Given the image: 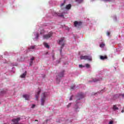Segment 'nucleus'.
<instances>
[{
  "instance_id": "f257e3e1",
  "label": "nucleus",
  "mask_w": 124,
  "mask_h": 124,
  "mask_svg": "<svg viewBox=\"0 0 124 124\" xmlns=\"http://www.w3.org/2000/svg\"><path fill=\"white\" fill-rule=\"evenodd\" d=\"M46 96H47V93L46 92L42 93L41 94V104L42 106H43L44 105V103H45V100H46Z\"/></svg>"
},
{
  "instance_id": "f03ea898",
  "label": "nucleus",
  "mask_w": 124,
  "mask_h": 124,
  "mask_svg": "<svg viewBox=\"0 0 124 124\" xmlns=\"http://www.w3.org/2000/svg\"><path fill=\"white\" fill-rule=\"evenodd\" d=\"M53 32H49L48 34L44 35L43 38L44 39H48L53 36Z\"/></svg>"
},
{
  "instance_id": "7ed1b4c3",
  "label": "nucleus",
  "mask_w": 124,
  "mask_h": 124,
  "mask_svg": "<svg viewBox=\"0 0 124 124\" xmlns=\"http://www.w3.org/2000/svg\"><path fill=\"white\" fill-rule=\"evenodd\" d=\"M80 60H88V61H92V57L89 56L81 55L80 57Z\"/></svg>"
},
{
  "instance_id": "20e7f679",
  "label": "nucleus",
  "mask_w": 124,
  "mask_h": 124,
  "mask_svg": "<svg viewBox=\"0 0 124 124\" xmlns=\"http://www.w3.org/2000/svg\"><path fill=\"white\" fill-rule=\"evenodd\" d=\"M59 45H61V48H63V46H64V38H62L59 41Z\"/></svg>"
},
{
  "instance_id": "39448f33",
  "label": "nucleus",
  "mask_w": 124,
  "mask_h": 124,
  "mask_svg": "<svg viewBox=\"0 0 124 124\" xmlns=\"http://www.w3.org/2000/svg\"><path fill=\"white\" fill-rule=\"evenodd\" d=\"M82 23L81 21H75L74 22V27H80V26H82Z\"/></svg>"
},
{
  "instance_id": "423d86ee",
  "label": "nucleus",
  "mask_w": 124,
  "mask_h": 124,
  "mask_svg": "<svg viewBox=\"0 0 124 124\" xmlns=\"http://www.w3.org/2000/svg\"><path fill=\"white\" fill-rule=\"evenodd\" d=\"M85 95L83 93H80L78 94L77 97H78V100H80V99H82V98H84Z\"/></svg>"
},
{
  "instance_id": "0eeeda50",
  "label": "nucleus",
  "mask_w": 124,
  "mask_h": 124,
  "mask_svg": "<svg viewBox=\"0 0 124 124\" xmlns=\"http://www.w3.org/2000/svg\"><path fill=\"white\" fill-rule=\"evenodd\" d=\"M58 77L62 78L64 76V70L62 71L61 72L59 73L58 75Z\"/></svg>"
},
{
  "instance_id": "6e6552de",
  "label": "nucleus",
  "mask_w": 124,
  "mask_h": 124,
  "mask_svg": "<svg viewBox=\"0 0 124 124\" xmlns=\"http://www.w3.org/2000/svg\"><path fill=\"white\" fill-rule=\"evenodd\" d=\"M40 93H41V91L40 90L35 94V97H36V100H38V98L39 97V94H40Z\"/></svg>"
},
{
  "instance_id": "1a4fd4ad",
  "label": "nucleus",
  "mask_w": 124,
  "mask_h": 124,
  "mask_svg": "<svg viewBox=\"0 0 124 124\" xmlns=\"http://www.w3.org/2000/svg\"><path fill=\"white\" fill-rule=\"evenodd\" d=\"M24 98H25L26 100H30V95L29 94H24L23 95Z\"/></svg>"
},
{
  "instance_id": "9d476101",
  "label": "nucleus",
  "mask_w": 124,
  "mask_h": 124,
  "mask_svg": "<svg viewBox=\"0 0 124 124\" xmlns=\"http://www.w3.org/2000/svg\"><path fill=\"white\" fill-rule=\"evenodd\" d=\"M66 9L69 10L71 8V4H69L66 6Z\"/></svg>"
},
{
  "instance_id": "9b49d317",
  "label": "nucleus",
  "mask_w": 124,
  "mask_h": 124,
  "mask_svg": "<svg viewBox=\"0 0 124 124\" xmlns=\"http://www.w3.org/2000/svg\"><path fill=\"white\" fill-rule=\"evenodd\" d=\"M100 59H101V60H102V61H103V60H106V59H107V56H100Z\"/></svg>"
},
{
  "instance_id": "f8f14e48",
  "label": "nucleus",
  "mask_w": 124,
  "mask_h": 124,
  "mask_svg": "<svg viewBox=\"0 0 124 124\" xmlns=\"http://www.w3.org/2000/svg\"><path fill=\"white\" fill-rule=\"evenodd\" d=\"M26 75H27V72H25L24 73L22 74L20 77L21 78H25L26 77Z\"/></svg>"
},
{
  "instance_id": "ddd939ff",
  "label": "nucleus",
  "mask_w": 124,
  "mask_h": 124,
  "mask_svg": "<svg viewBox=\"0 0 124 124\" xmlns=\"http://www.w3.org/2000/svg\"><path fill=\"white\" fill-rule=\"evenodd\" d=\"M44 45L45 47H46V48H50V46H49V45L47 43H44Z\"/></svg>"
},
{
  "instance_id": "4468645a",
  "label": "nucleus",
  "mask_w": 124,
  "mask_h": 124,
  "mask_svg": "<svg viewBox=\"0 0 124 124\" xmlns=\"http://www.w3.org/2000/svg\"><path fill=\"white\" fill-rule=\"evenodd\" d=\"M113 110H118L119 109V108L117 107V106L116 105H113Z\"/></svg>"
},
{
  "instance_id": "2eb2a0df",
  "label": "nucleus",
  "mask_w": 124,
  "mask_h": 124,
  "mask_svg": "<svg viewBox=\"0 0 124 124\" xmlns=\"http://www.w3.org/2000/svg\"><path fill=\"white\" fill-rule=\"evenodd\" d=\"M55 15L56 16H59L60 17H63V15L62 14L60 15L59 13H55Z\"/></svg>"
},
{
  "instance_id": "dca6fc26",
  "label": "nucleus",
  "mask_w": 124,
  "mask_h": 124,
  "mask_svg": "<svg viewBox=\"0 0 124 124\" xmlns=\"http://www.w3.org/2000/svg\"><path fill=\"white\" fill-rule=\"evenodd\" d=\"M35 48V46H31L30 47H29V49L31 50V49L32 50H33V49H34Z\"/></svg>"
},
{
  "instance_id": "f3484780",
  "label": "nucleus",
  "mask_w": 124,
  "mask_h": 124,
  "mask_svg": "<svg viewBox=\"0 0 124 124\" xmlns=\"http://www.w3.org/2000/svg\"><path fill=\"white\" fill-rule=\"evenodd\" d=\"M104 46H105V44L104 43H102L101 45H100V47H101V48H103Z\"/></svg>"
},
{
  "instance_id": "a211bd4d",
  "label": "nucleus",
  "mask_w": 124,
  "mask_h": 124,
  "mask_svg": "<svg viewBox=\"0 0 124 124\" xmlns=\"http://www.w3.org/2000/svg\"><path fill=\"white\" fill-rule=\"evenodd\" d=\"M85 65L87 68H90V67H91V65H90L89 64H86Z\"/></svg>"
},
{
  "instance_id": "6ab92c4d",
  "label": "nucleus",
  "mask_w": 124,
  "mask_h": 124,
  "mask_svg": "<svg viewBox=\"0 0 124 124\" xmlns=\"http://www.w3.org/2000/svg\"><path fill=\"white\" fill-rule=\"evenodd\" d=\"M76 1L79 3H81V2H83V0H76Z\"/></svg>"
},
{
  "instance_id": "aec40b11",
  "label": "nucleus",
  "mask_w": 124,
  "mask_h": 124,
  "mask_svg": "<svg viewBox=\"0 0 124 124\" xmlns=\"http://www.w3.org/2000/svg\"><path fill=\"white\" fill-rule=\"evenodd\" d=\"M32 63H33V62L32 61H31L30 63V66H31V65H32Z\"/></svg>"
},
{
  "instance_id": "412c9836",
  "label": "nucleus",
  "mask_w": 124,
  "mask_h": 124,
  "mask_svg": "<svg viewBox=\"0 0 124 124\" xmlns=\"http://www.w3.org/2000/svg\"><path fill=\"white\" fill-rule=\"evenodd\" d=\"M71 103H70L67 106V108H69L71 106Z\"/></svg>"
},
{
  "instance_id": "4be33fe9",
  "label": "nucleus",
  "mask_w": 124,
  "mask_h": 124,
  "mask_svg": "<svg viewBox=\"0 0 124 124\" xmlns=\"http://www.w3.org/2000/svg\"><path fill=\"white\" fill-rule=\"evenodd\" d=\"M65 3V2H64L63 3H62L61 5V7H62L63 5H64V4Z\"/></svg>"
},
{
  "instance_id": "5701e85b",
  "label": "nucleus",
  "mask_w": 124,
  "mask_h": 124,
  "mask_svg": "<svg viewBox=\"0 0 124 124\" xmlns=\"http://www.w3.org/2000/svg\"><path fill=\"white\" fill-rule=\"evenodd\" d=\"M97 81H98V79L95 78L93 79V81L94 82H97Z\"/></svg>"
},
{
  "instance_id": "b1692460",
  "label": "nucleus",
  "mask_w": 124,
  "mask_h": 124,
  "mask_svg": "<svg viewBox=\"0 0 124 124\" xmlns=\"http://www.w3.org/2000/svg\"><path fill=\"white\" fill-rule=\"evenodd\" d=\"M75 88V86H71V89H72V90H73V89H74Z\"/></svg>"
},
{
  "instance_id": "393cba45",
  "label": "nucleus",
  "mask_w": 124,
  "mask_h": 124,
  "mask_svg": "<svg viewBox=\"0 0 124 124\" xmlns=\"http://www.w3.org/2000/svg\"><path fill=\"white\" fill-rule=\"evenodd\" d=\"M1 93H5V91L3 90V91H1Z\"/></svg>"
},
{
  "instance_id": "a878e982",
  "label": "nucleus",
  "mask_w": 124,
  "mask_h": 124,
  "mask_svg": "<svg viewBox=\"0 0 124 124\" xmlns=\"http://www.w3.org/2000/svg\"><path fill=\"white\" fill-rule=\"evenodd\" d=\"M73 96H71V97H70V99H69V100H72V98H73Z\"/></svg>"
},
{
  "instance_id": "bb28decb",
  "label": "nucleus",
  "mask_w": 124,
  "mask_h": 124,
  "mask_svg": "<svg viewBox=\"0 0 124 124\" xmlns=\"http://www.w3.org/2000/svg\"><path fill=\"white\" fill-rule=\"evenodd\" d=\"M34 107H35V105H32L31 106V108H34Z\"/></svg>"
},
{
  "instance_id": "cd10ccee",
  "label": "nucleus",
  "mask_w": 124,
  "mask_h": 124,
  "mask_svg": "<svg viewBox=\"0 0 124 124\" xmlns=\"http://www.w3.org/2000/svg\"><path fill=\"white\" fill-rule=\"evenodd\" d=\"M34 57H32L31 59V61H33L34 60Z\"/></svg>"
},
{
  "instance_id": "c85d7f7f",
  "label": "nucleus",
  "mask_w": 124,
  "mask_h": 124,
  "mask_svg": "<svg viewBox=\"0 0 124 124\" xmlns=\"http://www.w3.org/2000/svg\"><path fill=\"white\" fill-rule=\"evenodd\" d=\"M113 121H110L108 124H113Z\"/></svg>"
},
{
  "instance_id": "c756f323",
  "label": "nucleus",
  "mask_w": 124,
  "mask_h": 124,
  "mask_svg": "<svg viewBox=\"0 0 124 124\" xmlns=\"http://www.w3.org/2000/svg\"><path fill=\"white\" fill-rule=\"evenodd\" d=\"M107 35H110V32H107Z\"/></svg>"
},
{
  "instance_id": "7c9ffc66",
  "label": "nucleus",
  "mask_w": 124,
  "mask_h": 124,
  "mask_svg": "<svg viewBox=\"0 0 124 124\" xmlns=\"http://www.w3.org/2000/svg\"><path fill=\"white\" fill-rule=\"evenodd\" d=\"M44 32V30H42V32H40L41 34H42V33H43Z\"/></svg>"
},
{
  "instance_id": "2f4dec72",
  "label": "nucleus",
  "mask_w": 124,
  "mask_h": 124,
  "mask_svg": "<svg viewBox=\"0 0 124 124\" xmlns=\"http://www.w3.org/2000/svg\"><path fill=\"white\" fill-rule=\"evenodd\" d=\"M79 67H83V65H79Z\"/></svg>"
},
{
  "instance_id": "473e14b6",
  "label": "nucleus",
  "mask_w": 124,
  "mask_h": 124,
  "mask_svg": "<svg viewBox=\"0 0 124 124\" xmlns=\"http://www.w3.org/2000/svg\"><path fill=\"white\" fill-rule=\"evenodd\" d=\"M38 36H39V35H38V33H37L36 38H38Z\"/></svg>"
},
{
  "instance_id": "72a5a7b5",
  "label": "nucleus",
  "mask_w": 124,
  "mask_h": 124,
  "mask_svg": "<svg viewBox=\"0 0 124 124\" xmlns=\"http://www.w3.org/2000/svg\"><path fill=\"white\" fill-rule=\"evenodd\" d=\"M103 0V1H108V0Z\"/></svg>"
},
{
  "instance_id": "f704fd0d",
  "label": "nucleus",
  "mask_w": 124,
  "mask_h": 124,
  "mask_svg": "<svg viewBox=\"0 0 124 124\" xmlns=\"http://www.w3.org/2000/svg\"><path fill=\"white\" fill-rule=\"evenodd\" d=\"M45 55H48V51H47Z\"/></svg>"
},
{
  "instance_id": "c9c22d12",
  "label": "nucleus",
  "mask_w": 124,
  "mask_h": 124,
  "mask_svg": "<svg viewBox=\"0 0 124 124\" xmlns=\"http://www.w3.org/2000/svg\"><path fill=\"white\" fill-rule=\"evenodd\" d=\"M121 95L123 97H124V94H122Z\"/></svg>"
},
{
  "instance_id": "e433bc0d",
  "label": "nucleus",
  "mask_w": 124,
  "mask_h": 124,
  "mask_svg": "<svg viewBox=\"0 0 124 124\" xmlns=\"http://www.w3.org/2000/svg\"><path fill=\"white\" fill-rule=\"evenodd\" d=\"M121 112H122V113H124V110H122Z\"/></svg>"
},
{
  "instance_id": "4c0bfd02",
  "label": "nucleus",
  "mask_w": 124,
  "mask_h": 124,
  "mask_svg": "<svg viewBox=\"0 0 124 124\" xmlns=\"http://www.w3.org/2000/svg\"><path fill=\"white\" fill-rule=\"evenodd\" d=\"M35 122H38V120H35Z\"/></svg>"
},
{
  "instance_id": "58836bf2",
  "label": "nucleus",
  "mask_w": 124,
  "mask_h": 124,
  "mask_svg": "<svg viewBox=\"0 0 124 124\" xmlns=\"http://www.w3.org/2000/svg\"><path fill=\"white\" fill-rule=\"evenodd\" d=\"M62 48H61V49L60 50V52H62Z\"/></svg>"
},
{
  "instance_id": "ea45409f",
  "label": "nucleus",
  "mask_w": 124,
  "mask_h": 124,
  "mask_svg": "<svg viewBox=\"0 0 124 124\" xmlns=\"http://www.w3.org/2000/svg\"><path fill=\"white\" fill-rule=\"evenodd\" d=\"M0 104H1V103L0 102Z\"/></svg>"
}]
</instances>
